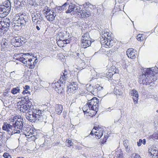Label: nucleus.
Segmentation results:
<instances>
[{
  "label": "nucleus",
  "instance_id": "f257e3e1",
  "mask_svg": "<svg viewBox=\"0 0 158 158\" xmlns=\"http://www.w3.org/2000/svg\"><path fill=\"white\" fill-rule=\"evenodd\" d=\"M26 118L31 122H44L46 121L47 116L44 112L39 109H34L29 110L26 115Z\"/></svg>",
  "mask_w": 158,
  "mask_h": 158
},
{
  "label": "nucleus",
  "instance_id": "f03ea898",
  "mask_svg": "<svg viewBox=\"0 0 158 158\" xmlns=\"http://www.w3.org/2000/svg\"><path fill=\"white\" fill-rule=\"evenodd\" d=\"M23 121L22 119L18 118L13 126L4 123L2 128L3 130L7 131L8 133L12 135L15 134H20L22 132Z\"/></svg>",
  "mask_w": 158,
  "mask_h": 158
},
{
  "label": "nucleus",
  "instance_id": "7ed1b4c3",
  "mask_svg": "<svg viewBox=\"0 0 158 158\" xmlns=\"http://www.w3.org/2000/svg\"><path fill=\"white\" fill-rule=\"evenodd\" d=\"M101 30L99 29V34L100 35L99 38H100V43L102 46L105 48L111 47L113 45L114 43L113 40H110V38L109 39L107 38V40L106 37H109L108 35V33L105 32V28L104 27H100Z\"/></svg>",
  "mask_w": 158,
  "mask_h": 158
},
{
  "label": "nucleus",
  "instance_id": "20e7f679",
  "mask_svg": "<svg viewBox=\"0 0 158 158\" xmlns=\"http://www.w3.org/2000/svg\"><path fill=\"white\" fill-rule=\"evenodd\" d=\"M88 102L82 108L83 111L84 113L88 112V110L89 108V110L94 111L95 114H96L98 110L99 101L97 98H93L90 100H88Z\"/></svg>",
  "mask_w": 158,
  "mask_h": 158
},
{
  "label": "nucleus",
  "instance_id": "39448f33",
  "mask_svg": "<svg viewBox=\"0 0 158 158\" xmlns=\"http://www.w3.org/2000/svg\"><path fill=\"white\" fill-rule=\"evenodd\" d=\"M153 67L143 69L141 77V79H142L143 84L149 85L152 81L150 77V76L153 73ZM140 78H141V77Z\"/></svg>",
  "mask_w": 158,
  "mask_h": 158
},
{
  "label": "nucleus",
  "instance_id": "423d86ee",
  "mask_svg": "<svg viewBox=\"0 0 158 158\" xmlns=\"http://www.w3.org/2000/svg\"><path fill=\"white\" fill-rule=\"evenodd\" d=\"M11 3L9 0H6L0 5V17L4 18L8 15L10 11Z\"/></svg>",
  "mask_w": 158,
  "mask_h": 158
},
{
  "label": "nucleus",
  "instance_id": "0eeeda50",
  "mask_svg": "<svg viewBox=\"0 0 158 158\" xmlns=\"http://www.w3.org/2000/svg\"><path fill=\"white\" fill-rule=\"evenodd\" d=\"M14 23L15 27L25 26L30 23L27 16L25 13L21 15L18 19L14 20Z\"/></svg>",
  "mask_w": 158,
  "mask_h": 158
},
{
  "label": "nucleus",
  "instance_id": "6e6552de",
  "mask_svg": "<svg viewBox=\"0 0 158 158\" xmlns=\"http://www.w3.org/2000/svg\"><path fill=\"white\" fill-rule=\"evenodd\" d=\"M85 6L84 8L82 10H80L79 14H78L79 15H81L82 18H84L89 17L90 15V11L89 10V7L91 6L92 5L89 3H86L84 5Z\"/></svg>",
  "mask_w": 158,
  "mask_h": 158
},
{
  "label": "nucleus",
  "instance_id": "1a4fd4ad",
  "mask_svg": "<svg viewBox=\"0 0 158 158\" xmlns=\"http://www.w3.org/2000/svg\"><path fill=\"white\" fill-rule=\"evenodd\" d=\"M78 84L76 82H73L67 87L68 94L74 93L78 89Z\"/></svg>",
  "mask_w": 158,
  "mask_h": 158
},
{
  "label": "nucleus",
  "instance_id": "9d476101",
  "mask_svg": "<svg viewBox=\"0 0 158 158\" xmlns=\"http://www.w3.org/2000/svg\"><path fill=\"white\" fill-rule=\"evenodd\" d=\"M1 51H8L10 49V46L11 45V42L5 39H2L1 43Z\"/></svg>",
  "mask_w": 158,
  "mask_h": 158
},
{
  "label": "nucleus",
  "instance_id": "9b49d317",
  "mask_svg": "<svg viewBox=\"0 0 158 158\" xmlns=\"http://www.w3.org/2000/svg\"><path fill=\"white\" fill-rule=\"evenodd\" d=\"M25 43L23 40H22L19 37H15L11 40V44L15 47H19Z\"/></svg>",
  "mask_w": 158,
  "mask_h": 158
},
{
  "label": "nucleus",
  "instance_id": "f8f14e48",
  "mask_svg": "<svg viewBox=\"0 0 158 158\" xmlns=\"http://www.w3.org/2000/svg\"><path fill=\"white\" fill-rule=\"evenodd\" d=\"M9 22L6 23L4 21L0 22V35L4 34V32L7 31L9 29L10 26V21Z\"/></svg>",
  "mask_w": 158,
  "mask_h": 158
},
{
  "label": "nucleus",
  "instance_id": "ddd939ff",
  "mask_svg": "<svg viewBox=\"0 0 158 158\" xmlns=\"http://www.w3.org/2000/svg\"><path fill=\"white\" fill-rule=\"evenodd\" d=\"M68 33L66 31H63L58 33L56 37V40L57 41L66 40L67 35Z\"/></svg>",
  "mask_w": 158,
  "mask_h": 158
},
{
  "label": "nucleus",
  "instance_id": "4468645a",
  "mask_svg": "<svg viewBox=\"0 0 158 158\" xmlns=\"http://www.w3.org/2000/svg\"><path fill=\"white\" fill-rule=\"evenodd\" d=\"M116 84L117 85L114 89V93L116 95H120L122 94V90L123 88V86L120 83H119V84L118 83Z\"/></svg>",
  "mask_w": 158,
  "mask_h": 158
},
{
  "label": "nucleus",
  "instance_id": "2eb2a0df",
  "mask_svg": "<svg viewBox=\"0 0 158 158\" xmlns=\"http://www.w3.org/2000/svg\"><path fill=\"white\" fill-rule=\"evenodd\" d=\"M137 52L132 48H129L127 51V55L129 58L134 59L136 57Z\"/></svg>",
  "mask_w": 158,
  "mask_h": 158
},
{
  "label": "nucleus",
  "instance_id": "dca6fc26",
  "mask_svg": "<svg viewBox=\"0 0 158 158\" xmlns=\"http://www.w3.org/2000/svg\"><path fill=\"white\" fill-rule=\"evenodd\" d=\"M157 148L154 145H152L148 149V153L150 156L152 157L155 156L157 153L158 151Z\"/></svg>",
  "mask_w": 158,
  "mask_h": 158
},
{
  "label": "nucleus",
  "instance_id": "f3484780",
  "mask_svg": "<svg viewBox=\"0 0 158 158\" xmlns=\"http://www.w3.org/2000/svg\"><path fill=\"white\" fill-rule=\"evenodd\" d=\"M63 75H61V76H60V82H61L62 83L64 84L66 82V80L67 79L68 77V72L66 71V70H64V72L62 73Z\"/></svg>",
  "mask_w": 158,
  "mask_h": 158
},
{
  "label": "nucleus",
  "instance_id": "a211bd4d",
  "mask_svg": "<svg viewBox=\"0 0 158 158\" xmlns=\"http://www.w3.org/2000/svg\"><path fill=\"white\" fill-rule=\"evenodd\" d=\"M131 96L133 97V98L134 102L137 103L139 97L138 92L135 89H133L131 91Z\"/></svg>",
  "mask_w": 158,
  "mask_h": 158
},
{
  "label": "nucleus",
  "instance_id": "6ab92c4d",
  "mask_svg": "<svg viewBox=\"0 0 158 158\" xmlns=\"http://www.w3.org/2000/svg\"><path fill=\"white\" fill-rule=\"evenodd\" d=\"M113 75V74L112 73L110 72H109L106 73V74L103 73H101L100 76H100L101 78L104 77L107 78L108 79H110L111 78H112V77Z\"/></svg>",
  "mask_w": 158,
  "mask_h": 158
},
{
  "label": "nucleus",
  "instance_id": "aec40b11",
  "mask_svg": "<svg viewBox=\"0 0 158 158\" xmlns=\"http://www.w3.org/2000/svg\"><path fill=\"white\" fill-rule=\"evenodd\" d=\"M29 55V53L23 54L21 55V56H20L19 57H17V60L20 61L24 64L25 62H26V60L27 58L26 56Z\"/></svg>",
  "mask_w": 158,
  "mask_h": 158
},
{
  "label": "nucleus",
  "instance_id": "412c9836",
  "mask_svg": "<svg viewBox=\"0 0 158 158\" xmlns=\"http://www.w3.org/2000/svg\"><path fill=\"white\" fill-rule=\"evenodd\" d=\"M91 40H87L86 41H82L81 45L82 48H86L89 47L91 44Z\"/></svg>",
  "mask_w": 158,
  "mask_h": 158
},
{
  "label": "nucleus",
  "instance_id": "4be33fe9",
  "mask_svg": "<svg viewBox=\"0 0 158 158\" xmlns=\"http://www.w3.org/2000/svg\"><path fill=\"white\" fill-rule=\"evenodd\" d=\"M51 14L48 15L47 14L46 16V17L48 20L50 21H52L55 19V16L56 15H55L54 12L51 11Z\"/></svg>",
  "mask_w": 158,
  "mask_h": 158
},
{
  "label": "nucleus",
  "instance_id": "5701e85b",
  "mask_svg": "<svg viewBox=\"0 0 158 158\" xmlns=\"http://www.w3.org/2000/svg\"><path fill=\"white\" fill-rule=\"evenodd\" d=\"M63 110V106L61 105H56L55 106V111L58 114H60Z\"/></svg>",
  "mask_w": 158,
  "mask_h": 158
},
{
  "label": "nucleus",
  "instance_id": "b1692460",
  "mask_svg": "<svg viewBox=\"0 0 158 158\" xmlns=\"http://www.w3.org/2000/svg\"><path fill=\"white\" fill-rule=\"evenodd\" d=\"M15 6L17 8L22 7L23 5V2L20 0H15L14 1Z\"/></svg>",
  "mask_w": 158,
  "mask_h": 158
},
{
  "label": "nucleus",
  "instance_id": "393cba45",
  "mask_svg": "<svg viewBox=\"0 0 158 158\" xmlns=\"http://www.w3.org/2000/svg\"><path fill=\"white\" fill-rule=\"evenodd\" d=\"M87 40H90L89 34L88 33H86L84 34L82 36V41H86Z\"/></svg>",
  "mask_w": 158,
  "mask_h": 158
},
{
  "label": "nucleus",
  "instance_id": "a878e982",
  "mask_svg": "<svg viewBox=\"0 0 158 158\" xmlns=\"http://www.w3.org/2000/svg\"><path fill=\"white\" fill-rule=\"evenodd\" d=\"M27 108L26 104H24L21 105L20 107V110L24 113H27Z\"/></svg>",
  "mask_w": 158,
  "mask_h": 158
},
{
  "label": "nucleus",
  "instance_id": "bb28decb",
  "mask_svg": "<svg viewBox=\"0 0 158 158\" xmlns=\"http://www.w3.org/2000/svg\"><path fill=\"white\" fill-rule=\"evenodd\" d=\"M74 4H72L69 6L68 9L66 11V13H70L72 12L74 9Z\"/></svg>",
  "mask_w": 158,
  "mask_h": 158
},
{
  "label": "nucleus",
  "instance_id": "cd10ccee",
  "mask_svg": "<svg viewBox=\"0 0 158 158\" xmlns=\"http://www.w3.org/2000/svg\"><path fill=\"white\" fill-rule=\"evenodd\" d=\"M74 9L72 13L73 14L77 13L79 14V12H80V7L79 6H77L76 5L74 4Z\"/></svg>",
  "mask_w": 158,
  "mask_h": 158
},
{
  "label": "nucleus",
  "instance_id": "c85d7f7f",
  "mask_svg": "<svg viewBox=\"0 0 158 158\" xmlns=\"http://www.w3.org/2000/svg\"><path fill=\"white\" fill-rule=\"evenodd\" d=\"M59 87H56L55 88L56 90L59 94H63L64 93V91L63 90V88L60 87V85Z\"/></svg>",
  "mask_w": 158,
  "mask_h": 158
},
{
  "label": "nucleus",
  "instance_id": "c756f323",
  "mask_svg": "<svg viewBox=\"0 0 158 158\" xmlns=\"http://www.w3.org/2000/svg\"><path fill=\"white\" fill-rule=\"evenodd\" d=\"M69 5V4H68L66 2L62 6H58L56 7L57 9L59 10H63L65 9L67 6Z\"/></svg>",
  "mask_w": 158,
  "mask_h": 158
},
{
  "label": "nucleus",
  "instance_id": "7c9ffc66",
  "mask_svg": "<svg viewBox=\"0 0 158 158\" xmlns=\"http://www.w3.org/2000/svg\"><path fill=\"white\" fill-rule=\"evenodd\" d=\"M39 15L37 13L34 14L32 13L31 14V16L32 18V21L33 22H35L36 20L39 19Z\"/></svg>",
  "mask_w": 158,
  "mask_h": 158
},
{
  "label": "nucleus",
  "instance_id": "2f4dec72",
  "mask_svg": "<svg viewBox=\"0 0 158 158\" xmlns=\"http://www.w3.org/2000/svg\"><path fill=\"white\" fill-rule=\"evenodd\" d=\"M32 59L30 58L28 59L27 58L26 60V62H25L24 64L26 66L29 68V66L30 65L31 62H32Z\"/></svg>",
  "mask_w": 158,
  "mask_h": 158
},
{
  "label": "nucleus",
  "instance_id": "473e14b6",
  "mask_svg": "<svg viewBox=\"0 0 158 158\" xmlns=\"http://www.w3.org/2000/svg\"><path fill=\"white\" fill-rule=\"evenodd\" d=\"M71 39H66V40H61V41H58L57 42H60V43L63 44H69L70 43L71 41Z\"/></svg>",
  "mask_w": 158,
  "mask_h": 158
},
{
  "label": "nucleus",
  "instance_id": "72a5a7b5",
  "mask_svg": "<svg viewBox=\"0 0 158 158\" xmlns=\"http://www.w3.org/2000/svg\"><path fill=\"white\" fill-rule=\"evenodd\" d=\"M20 91V89L19 87H17L16 88H13L11 91V93L13 94H15L19 92Z\"/></svg>",
  "mask_w": 158,
  "mask_h": 158
},
{
  "label": "nucleus",
  "instance_id": "f704fd0d",
  "mask_svg": "<svg viewBox=\"0 0 158 158\" xmlns=\"http://www.w3.org/2000/svg\"><path fill=\"white\" fill-rule=\"evenodd\" d=\"M97 133V132L96 131V130H95V129H93L90 132V135H94L95 136L96 138H97V137L98 138L99 137V135H98V134H96Z\"/></svg>",
  "mask_w": 158,
  "mask_h": 158
},
{
  "label": "nucleus",
  "instance_id": "c9c22d12",
  "mask_svg": "<svg viewBox=\"0 0 158 158\" xmlns=\"http://www.w3.org/2000/svg\"><path fill=\"white\" fill-rule=\"evenodd\" d=\"M153 68L154 69V67ZM154 73H156V72L154 71V69H153V73H152V75H151L150 76V77L151 78V79H152V82L154 81L157 79L156 77V76H155V74Z\"/></svg>",
  "mask_w": 158,
  "mask_h": 158
},
{
  "label": "nucleus",
  "instance_id": "e433bc0d",
  "mask_svg": "<svg viewBox=\"0 0 158 158\" xmlns=\"http://www.w3.org/2000/svg\"><path fill=\"white\" fill-rule=\"evenodd\" d=\"M142 143H143V144H145L146 140L145 139H143V140L141 139H139V141L137 142V144L138 146H141Z\"/></svg>",
  "mask_w": 158,
  "mask_h": 158
},
{
  "label": "nucleus",
  "instance_id": "4c0bfd02",
  "mask_svg": "<svg viewBox=\"0 0 158 158\" xmlns=\"http://www.w3.org/2000/svg\"><path fill=\"white\" fill-rule=\"evenodd\" d=\"M26 104L28 108L27 111H28L29 110H31L33 109V106H32L31 105V102L28 103Z\"/></svg>",
  "mask_w": 158,
  "mask_h": 158
},
{
  "label": "nucleus",
  "instance_id": "58836bf2",
  "mask_svg": "<svg viewBox=\"0 0 158 158\" xmlns=\"http://www.w3.org/2000/svg\"><path fill=\"white\" fill-rule=\"evenodd\" d=\"M66 146L68 147H70L71 146L73 145V143L72 142V141L71 140L67 139L66 141Z\"/></svg>",
  "mask_w": 158,
  "mask_h": 158
},
{
  "label": "nucleus",
  "instance_id": "ea45409f",
  "mask_svg": "<svg viewBox=\"0 0 158 158\" xmlns=\"http://www.w3.org/2000/svg\"><path fill=\"white\" fill-rule=\"evenodd\" d=\"M99 136H100V133L102 135L104 131L105 130L104 129H106V128L102 126L99 127Z\"/></svg>",
  "mask_w": 158,
  "mask_h": 158
},
{
  "label": "nucleus",
  "instance_id": "a19ab883",
  "mask_svg": "<svg viewBox=\"0 0 158 158\" xmlns=\"http://www.w3.org/2000/svg\"><path fill=\"white\" fill-rule=\"evenodd\" d=\"M137 39L139 41H141L143 40V38L142 35L140 34H138L136 36Z\"/></svg>",
  "mask_w": 158,
  "mask_h": 158
},
{
  "label": "nucleus",
  "instance_id": "79ce46f5",
  "mask_svg": "<svg viewBox=\"0 0 158 158\" xmlns=\"http://www.w3.org/2000/svg\"><path fill=\"white\" fill-rule=\"evenodd\" d=\"M3 133L0 131V146L3 143Z\"/></svg>",
  "mask_w": 158,
  "mask_h": 158
},
{
  "label": "nucleus",
  "instance_id": "37998d69",
  "mask_svg": "<svg viewBox=\"0 0 158 158\" xmlns=\"http://www.w3.org/2000/svg\"><path fill=\"white\" fill-rule=\"evenodd\" d=\"M37 23L38 24V25H37L36 26V28L37 30L39 31L40 29V28L41 27V26H40V24H41L40 21L39 20L37 21Z\"/></svg>",
  "mask_w": 158,
  "mask_h": 158
},
{
  "label": "nucleus",
  "instance_id": "c03bdc74",
  "mask_svg": "<svg viewBox=\"0 0 158 158\" xmlns=\"http://www.w3.org/2000/svg\"><path fill=\"white\" fill-rule=\"evenodd\" d=\"M108 137V136L107 135H104L103 139H102V141H101L100 143H101L102 144H104L106 142Z\"/></svg>",
  "mask_w": 158,
  "mask_h": 158
},
{
  "label": "nucleus",
  "instance_id": "a18cd8bd",
  "mask_svg": "<svg viewBox=\"0 0 158 158\" xmlns=\"http://www.w3.org/2000/svg\"><path fill=\"white\" fill-rule=\"evenodd\" d=\"M131 158H141V157L139 155L135 153H133L132 155Z\"/></svg>",
  "mask_w": 158,
  "mask_h": 158
},
{
  "label": "nucleus",
  "instance_id": "49530a36",
  "mask_svg": "<svg viewBox=\"0 0 158 158\" xmlns=\"http://www.w3.org/2000/svg\"><path fill=\"white\" fill-rule=\"evenodd\" d=\"M126 151L127 152H129L133 151L132 148L128 146L127 147H126Z\"/></svg>",
  "mask_w": 158,
  "mask_h": 158
},
{
  "label": "nucleus",
  "instance_id": "de8ad7c7",
  "mask_svg": "<svg viewBox=\"0 0 158 158\" xmlns=\"http://www.w3.org/2000/svg\"><path fill=\"white\" fill-rule=\"evenodd\" d=\"M3 156L4 158H11V156L7 153H4Z\"/></svg>",
  "mask_w": 158,
  "mask_h": 158
},
{
  "label": "nucleus",
  "instance_id": "09e8293b",
  "mask_svg": "<svg viewBox=\"0 0 158 158\" xmlns=\"http://www.w3.org/2000/svg\"><path fill=\"white\" fill-rule=\"evenodd\" d=\"M123 144L125 147H127L128 146H129V143H128V141L127 139H124L123 141Z\"/></svg>",
  "mask_w": 158,
  "mask_h": 158
},
{
  "label": "nucleus",
  "instance_id": "8fccbe9b",
  "mask_svg": "<svg viewBox=\"0 0 158 158\" xmlns=\"http://www.w3.org/2000/svg\"><path fill=\"white\" fill-rule=\"evenodd\" d=\"M39 137V135H38L37 134H36L35 135L33 136H32L31 137V139L35 141V140L37 138H38Z\"/></svg>",
  "mask_w": 158,
  "mask_h": 158
},
{
  "label": "nucleus",
  "instance_id": "3c124183",
  "mask_svg": "<svg viewBox=\"0 0 158 158\" xmlns=\"http://www.w3.org/2000/svg\"><path fill=\"white\" fill-rule=\"evenodd\" d=\"M19 54H21L20 53H15L14 55V58L17 60V57H19L20 56H19Z\"/></svg>",
  "mask_w": 158,
  "mask_h": 158
},
{
  "label": "nucleus",
  "instance_id": "603ef678",
  "mask_svg": "<svg viewBox=\"0 0 158 158\" xmlns=\"http://www.w3.org/2000/svg\"><path fill=\"white\" fill-rule=\"evenodd\" d=\"M30 86L29 85H25V87H24V89L25 90L27 91L28 90V89L30 88Z\"/></svg>",
  "mask_w": 158,
  "mask_h": 158
},
{
  "label": "nucleus",
  "instance_id": "864d4df0",
  "mask_svg": "<svg viewBox=\"0 0 158 158\" xmlns=\"http://www.w3.org/2000/svg\"><path fill=\"white\" fill-rule=\"evenodd\" d=\"M33 63V65H31V69H33L34 68L36 64H35V62L33 61L32 62Z\"/></svg>",
  "mask_w": 158,
  "mask_h": 158
},
{
  "label": "nucleus",
  "instance_id": "5fc2aeb1",
  "mask_svg": "<svg viewBox=\"0 0 158 158\" xmlns=\"http://www.w3.org/2000/svg\"><path fill=\"white\" fill-rule=\"evenodd\" d=\"M51 11H52L50 9H48V10H47V13H46V15H47V14H51Z\"/></svg>",
  "mask_w": 158,
  "mask_h": 158
},
{
  "label": "nucleus",
  "instance_id": "6e6d98bb",
  "mask_svg": "<svg viewBox=\"0 0 158 158\" xmlns=\"http://www.w3.org/2000/svg\"><path fill=\"white\" fill-rule=\"evenodd\" d=\"M80 94L81 96H85L86 93L84 91H81L80 93Z\"/></svg>",
  "mask_w": 158,
  "mask_h": 158
},
{
  "label": "nucleus",
  "instance_id": "4d7b16f0",
  "mask_svg": "<svg viewBox=\"0 0 158 158\" xmlns=\"http://www.w3.org/2000/svg\"><path fill=\"white\" fill-rule=\"evenodd\" d=\"M123 157V155L122 153L119 155L118 158H122Z\"/></svg>",
  "mask_w": 158,
  "mask_h": 158
},
{
  "label": "nucleus",
  "instance_id": "13d9d810",
  "mask_svg": "<svg viewBox=\"0 0 158 158\" xmlns=\"http://www.w3.org/2000/svg\"><path fill=\"white\" fill-rule=\"evenodd\" d=\"M67 35L68 36L67 37L66 39H70V36L69 33H68Z\"/></svg>",
  "mask_w": 158,
  "mask_h": 158
},
{
  "label": "nucleus",
  "instance_id": "bf43d9fd",
  "mask_svg": "<svg viewBox=\"0 0 158 158\" xmlns=\"http://www.w3.org/2000/svg\"><path fill=\"white\" fill-rule=\"evenodd\" d=\"M74 54L75 56H76L75 55H76L78 57L79 56V55L80 54H79V53L75 52V53H74Z\"/></svg>",
  "mask_w": 158,
  "mask_h": 158
},
{
  "label": "nucleus",
  "instance_id": "052dcab7",
  "mask_svg": "<svg viewBox=\"0 0 158 158\" xmlns=\"http://www.w3.org/2000/svg\"><path fill=\"white\" fill-rule=\"evenodd\" d=\"M39 19L41 20H43V18L41 16V15H40V16L39 15Z\"/></svg>",
  "mask_w": 158,
  "mask_h": 158
},
{
  "label": "nucleus",
  "instance_id": "680f3d73",
  "mask_svg": "<svg viewBox=\"0 0 158 158\" xmlns=\"http://www.w3.org/2000/svg\"><path fill=\"white\" fill-rule=\"evenodd\" d=\"M98 127H96V126H94L93 129H95V130H97L98 129Z\"/></svg>",
  "mask_w": 158,
  "mask_h": 158
},
{
  "label": "nucleus",
  "instance_id": "e2e57ef3",
  "mask_svg": "<svg viewBox=\"0 0 158 158\" xmlns=\"http://www.w3.org/2000/svg\"><path fill=\"white\" fill-rule=\"evenodd\" d=\"M35 62V64H36L38 62V60L37 59H35V60L34 61Z\"/></svg>",
  "mask_w": 158,
  "mask_h": 158
},
{
  "label": "nucleus",
  "instance_id": "0e129e2a",
  "mask_svg": "<svg viewBox=\"0 0 158 158\" xmlns=\"http://www.w3.org/2000/svg\"><path fill=\"white\" fill-rule=\"evenodd\" d=\"M43 13H44V14H45L46 15V13H47V11L46 10H45V9H44L43 11Z\"/></svg>",
  "mask_w": 158,
  "mask_h": 158
},
{
  "label": "nucleus",
  "instance_id": "69168bd1",
  "mask_svg": "<svg viewBox=\"0 0 158 158\" xmlns=\"http://www.w3.org/2000/svg\"><path fill=\"white\" fill-rule=\"evenodd\" d=\"M102 49H103V48H102V47H101V48H100V49H99V51H100L101 52H104V51H103V50L102 51Z\"/></svg>",
  "mask_w": 158,
  "mask_h": 158
},
{
  "label": "nucleus",
  "instance_id": "338daca9",
  "mask_svg": "<svg viewBox=\"0 0 158 158\" xmlns=\"http://www.w3.org/2000/svg\"><path fill=\"white\" fill-rule=\"evenodd\" d=\"M26 91H26L25 90H23L22 92L23 94H26V92H27Z\"/></svg>",
  "mask_w": 158,
  "mask_h": 158
},
{
  "label": "nucleus",
  "instance_id": "774afa93",
  "mask_svg": "<svg viewBox=\"0 0 158 158\" xmlns=\"http://www.w3.org/2000/svg\"><path fill=\"white\" fill-rule=\"evenodd\" d=\"M155 158H158V156L157 155V154L156 155H155Z\"/></svg>",
  "mask_w": 158,
  "mask_h": 158
}]
</instances>
